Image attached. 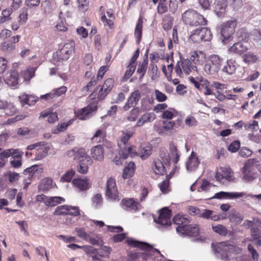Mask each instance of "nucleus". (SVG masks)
I'll list each match as a JSON object with an SVG mask.
<instances>
[{"label": "nucleus", "instance_id": "nucleus-4", "mask_svg": "<svg viewBox=\"0 0 261 261\" xmlns=\"http://www.w3.org/2000/svg\"><path fill=\"white\" fill-rule=\"evenodd\" d=\"M75 43L73 41H69L64 44L62 47L58 49L54 55V59L56 62L67 61L70 56L74 51Z\"/></svg>", "mask_w": 261, "mask_h": 261}, {"label": "nucleus", "instance_id": "nucleus-28", "mask_svg": "<svg viewBox=\"0 0 261 261\" xmlns=\"http://www.w3.org/2000/svg\"><path fill=\"white\" fill-rule=\"evenodd\" d=\"M156 118V115L152 112H146L144 113L138 120L135 127H141L147 123L151 122Z\"/></svg>", "mask_w": 261, "mask_h": 261}, {"label": "nucleus", "instance_id": "nucleus-49", "mask_svg": "<svg viewBox=\"0 0 261 261\" xmlns=\"http://www.w3.org/2000/svg\"><path fill=\"white\" fill-rule=\"evenodd\" d=\"M141 98V94L139 90H137L132 92L127 99V101L136 106Z\"/></svg>", "mask_w": 261, "mask_h": 261}, {"label": "nucleus", "instance_id": "nucleus-44", "mask_svg": "<svg viewBox=\"0 0 261 261\" xmlns=\"http://www.w3.org/2000/svg\"><path fill=\"white\" fill-rule=\"evenodd\" d=\"M242 58L244 62L247 64L254 63L258 60L257 56L251 51L244 53Z\"/></svg>", "mask_w": 261, "mask_h": 261}, {"label": "nucleus", "instance_id": "nucleus-20", "mask_svg": "<svg viewBox=\"0 0 261 261\" xmlns=\"http://www.w3.org/2000/svg\"><path fill=\"white\" fill-rule=\"evenodd\" d=\"M227 6V0H215L213 7L217 16L223 17Z\"/></svg>", "mask_w": 261, "mask_h": 261}, {"label": "nucleus", "instance_id": "nucleus-6", "mask_svg": "<svg viewBox=\"0 0 261 261\" xmlns=\"http://www.w3.org/2000/svg\"><path fill=\"white\" fill-rule=\"evenodd\" d=\"M223 62V60L218 55H211L208 62L204 66V70L208 74H214L220 70Z\"/></svg>", "mask_w": 261, "mask_h": 261}, {"label": "nucleus", "instance_id": "nucleus-37", "mask_svg": "<svg viewBox=\"0 0 261 261\" xmlns=\"http://www.w3.org/2000/svg\"><path fill=\"white\" fill-rule=\"evenodd\" d=\"M169 151L172 156V160L174 164H176L180 159V153L173 142L170 143Z\"/></svg>", "mask_w": 261, "mask_h": 261}, {"label": "nucleus", "instance_id": "nucleus-15", "mask_svg": "<svg viewBox=\"0 0 261 261\" xmlns=\"http://www.w3.org/2000/svg\"><path fill=\"white\" fill-rule=\"evenodd\" d=\"M66 155L68 158H73L74 160H81L82 159H84L87 162L90 161V157L87 155L85 149L81 147H75L68 151Z\"/></svg>", "mask_w": 261, "mask_h": 261}, {"label": "nucleus", "instance_id": "nucleus-48", "mask_svg": "<svg viewBox=\"0 0 261 261\" xmlns=\"http://www.w3.org/2000/svg\"><path fill=\"white\" fill-rule=\"evenodd\" d=\"M178 112L173 108H169L167 110L163 111L162 118L163 119L171 120L177 115Z\"/></svg>", "mask_w": 261, "mask_h": 261}, {"label": "nucleus", "instance_id": "nucleus-17", "mask_svg": "<svg viewBox=\"0 0 261 261\" xmlns=\"http://www.w3.org/2000/svg\"><path fill=\"white\" fill-rule=\"evenodd\" d=\"M177 232L190 237H197L199 234V228L198 225H189L185 227H177Z\"/></svg>", "mask_w": 261, "mask_h": 261}, {"label": "nucleus", "instance_id": "nucleus-31", "mask_svg": "<svg viewBox=\"0 0 261 261\" xmlns=\"http://www.w3.org/2000/svg\"><path fill=\"white\" fill-rule=\"evenodd\" d=\"M0 109H4L5 113L8 116H11L16 112V107L11 103H8L7 100L0 99Z\"/></svg>", "mask_w": 261, "mask_h": 261}, {"label": "nucleus", "instance_id": "nucleus-35", "mask_svg": "<svg viewBox=\"0 0 261 261\" xmlns=\"http://www.w3.org/2000/svg\"><path fill=\"white\" fill-rule=\"evenodd\" d=\"M18 98L22 106H24L25 105H28L29 106L34 105L37 101L35 96L26 94L20 95L19 96Z\"/></svg>", "mask_w": 261, "mask_h": 261}, {"label": "nucleus", "instance_id": "nucleus-43", "mask_svg": "<svg viewBox=\"0 0 261 261\" xmlns=\"http://www.w3.org/2000/svg\"><path fill=\"white\" fill-rule=\"evenodd\" d=\"M236 34L239 41L247 42L249 39L250 34L244 28L239 29Z\"/></svg>", "mask_w": 261, "mask_h": 261}, {"label": "nucleus", "instance_id": "nucleus-25", "mask_svg": "<svg viewBox=\"0 0 261 261\" xmlns=\"http://www.w3.org/2000/svg\"><path fill=\"white\" fill-rule=\"evenodd\" d=\"M72 184L80 191H84L88 190L91 185L89 179L87 178L85 179L74 178L72 180Z\"/></svg>", "mask_w": 261, "mask_h": 261}, {"label": "nucleus", "instance_id": "nucleus-23", "mask_svg": "<svg viewBox=\"0 0 261 261\" xmlns=\"http://www.w3.org/2000/svg\"><path fill=\"white\" fill-rule=\"evenodd\" d=\"M200 164V161L197 157L196 153L193 151H192L190 156L186 162V168L188 171H194Z\"/></svg>", "mask_w": 261, "mask_h": 261}, {"label": "nucleus", "instance_id": "nucleus-3", "mask_svg": "<svg viewBox=\"0 0 261 261\" xmlns=\"http://www.w3.org/2000/svg\"><path fill=\"white\" fill-rule=\"evenodd\" d=\"M213 34L210 29L206 27L197 28L191 32L189 39L194 43H200L202 41H210Z\"/></svg>", "mask_w": 261, "mask_h": 261}, {"label": "nucleus", "instance_id": "nucleus-22", "mask_svg": "<svg viewBox=\"0 0 261 261\" xmlns=\"http://www.w3.org/2000/svg\"><path fill=\"white\" fill-rule=\"evenodd\" d=\"M108 93L101 86H97L89 95V98L90 100L97 99L95 101L98 103L99 101L103 100Z\"/></svg>", "mask_w": 261, "mask_h": 261}, {"label": "nucleus", "instance_id": "nucleus-39", "mask_svg": "<svg viewBox=\"0 0 261 261\" xmlns=\"http://www.w3.org/2000/svg\"><path fill=\"white\" fill-rule=\"evenodd\" d=\"M167 0H152V3L155 5L158 3L157 6V12L162 15L168 11V8L167 4Z\"/></svg>", "mask_w": 261, "mask_h": 261}, {"label": "nucleus", "instance_id": "nucleus-29", "mask_svg": "<svg viewBox=\"0 0 261 261\" xmlns=\"http://www.w3.org/2000/svg\"><path fill=\"white\" fill-rule=\"evenodd\" d=\"M245 194L243 192H220L216 193L214 198L217 199H233L244 196Z\"/></svg>", "mask_w": 261, "mask_h": 261}, {"label": "nucleus", "instance_id": "nucleus-33", "mask_svg": "<svg viewBox=\"0 0 261 261\" xmlns=\"http://www.w3.org/2000/svg\"><path fill=\"white\" fill-rule=\"evenodd\" d=\"M175 124L173 120H164L163 121V126L160 128L159 133L160 135L167 134L168 132H170L175 128Z\"/></svg>", "mask_w": 261, "mask_h": 261}, {"label": "nucleus", "instance_id": "nucleus-16", "mask_svg": "<svg viewBox=\"0 0 261 261\" xmlns=\"http://www.w3.org/2000/svg\"><path fill=\"white\" fill-rule=\"evenodd\" d=\"M125 243L130 247L134 248H139L141 250L145 251L152 250L153 251H156L160 253V251L155 248H153L150 244L134 240L133 238H129L125 240Z\"/></svg>", "mask_w": 261, "mask_h": 261}, {"label": "nucleus", "instance_id": "nucleus-40", "mask_svg": "<svg viewBox=\"0 0 261 261\" xmlns=\"http://www.w3.org/2000/svg\"><path fill=\"white\" fill-rule=\"evenodd\" d=\"M135 165L133 162H129L123 170L122 177L124 179L132 177L135 173Z\"/></svg>", "mask_w": 261, "mask_h": 261}, {"label": "nucleus", "instance_id": "nucleus-36", "mask_svg": "<svg viewBox=\"0 0 261 261\" xmlns=\"http://www.w3.org/2000/svg\"><path fill=\"white\" fill-rule=\"evenodd\" d=\"M53 180L49 177H45L42 179L38 186V189L42 192L48 191L53 188Z\"/></svg>", "mask_w": 261, "mask_h": 261}, {"label": "nucleus", "instance_id": "nucleus-11", "mask_svg": "<svg viewBox=\"0 0 261 261\" xmlns=\"http://www.w3.org/2000/svg\"><path fill=\"white\" fill-rule=\"evenodd\" d=\"M159 216L157 219L154 218L155 223L163 226H171V217L172 211L167 207H165L159 211Z\"/></svg>", "mask_w": 261, "mask_h": 261}, {"label": "nucleus", "instance_id": "nucleus-55", "mask_svg": "<svg viewBox=\"0 0 261 261\" xmlns=\"http://www.w3.org/2000/svg\"><path fill=\"white\" fill-rule=\"evenodd\" d=\"M40 9L44 14L49 13L51 10V2L48 0L42 1L41 3Z\"/></svg>", "mask_w": 261, "mask_h": 261}, {"label": "nucleus", "instance_id": "nucleus-54", "mask_svg": "<svg viewBox=\"0 0 261 261\" xmlns=\"http://www.w3.org/2000/svg\"><path fill=\"white\" fill-rule=\"evenodd\" d=\"M75 174V171L70 169L68 170L61 178V181L62 182H70L72 180L73 176Z\"/></svg>", "mask_w": 261, "mask_h": 261}, {"label": "nucleus", "instance_id": "nucleus-52", "mask_svg": "<svg viewBox=\"0 0 261 261\" xmlns=\"http://www.w3.org/2000/svg\"><path fill=\"white\" fill-rule=\"evenodd\" d=\"M98 77H95V76H93L90 81L87 83V84L83 87L82 89V92H87L91 89H92L97 83Z\"/></svg>", "mask_w": 261, "mask_h": 261}, {"label": "nucleus", "instance_id": "nucleus-8", "mask_svg": "<svg viewBox=\"0 0 261 261\" xmlns=\"http://www.w3.org/2000/svg\"><path fill=\"white\" fill-rule=\"evenodd\" d=\"M97 102L93 101L86 107L74 112L75 117L81 120H86L89 119L92 113L97 110Z\"/></svg>", "mask_w": 261, "mask_h": 261}, {"label": "nucleus", "instance_id": "nucleus-9", "mask_svg": "<svg viewBox=\"0 0 261 261\" xmlns=\"http://www.w3.org/2000/svg\"><path fill=\"white\" fill-rule=\"evenodd\" d=\"M27 149L29 150H34L31 153L35 155V160H40L45 158L47 155L49 149L44 142H40L30 145L28 146Z\"/></svg>", "mask_w": 261, "mask_h": 261}, {"label": "nucleus", "instance_id": "nucleus-56", "mask_svg": "<svg viewBox=\"0 0 261 261\" xmlns=\"http://www.w3.org/2000/svg\"><path fill=\"white\" fill-rule=\"evenodd\" d=\"M114 84V80L113 79L109 78L105 81L101 87L104 89V90H106L108 93H110L113 88Z\"/></svg>", "mask_w": 261, "mask_h": 261}, {"label": "nucleus", "instance_id": "nucleus-47", "mask_svg": "<svg viewBox=\"0 0 261 261\" xmlns=\"http://www.w3.org/2000/svg\"><path fill=\"white\" fill-rule=\"evenodd\" d=\"M64 200L65 199L61 197H51L47 198L44 201V203L46 206H55Z\"/></svg>", "mask_w": 261, "mask_h": 261}, {"label": "nucleus", "instance_id": "nucleus-62", "mask_svg": "<svg viewBox=\"0 0 261 261\" xmlns=\"http://www.w3.org/2000/svg\"><path fill=\"white\" fill-rule=\"evenodd\" d=\"M28 9L25 8L21 9L20 14L19 16V22L24 23L28 20Z\"/></svg>", "mask_w": 261, "mask_h": 261}, {"label": "nucleus", "instance_id": "nucleus-26", "mask_svg": "<svg viewBox=\"0 0 261 261\" xmlns=\"http://www.w3.org/2000/svg\"><path fill=\"white\" fill-rule=\"evenodd\" d=\"M107 132L105 129H98L96 130L91 139L92 144L101 143L106 141Z\"/></svg>", "mask_w": 261, "mask_h": 261}, {"label": "nucleus", "instance_id": "nucleus-38", "mask_svg": "<svg viewBox=\"0 0 261 261\" xmlns=\"http://www.w3.org/2000/svg\"><path fill=\"white\" fill-rule=\"evenodd\" d=\"M152 169L156 174L163 175L166 172L165 166L162 161L160 159H155L153 161Z\"/></svg>", "mask_w": 261, "mask_h": 261}, {"label": "nucleus", "instance_id": "nucleus-24", "mask_svg": "<svg viewBox=\"0 0 261 261\" xmlns=\"http://www.w3.org/2000/svg\"><path fill=\"white\" fill-rule=\"evenodd\" d=\"M248 50V46L241 41L234 43L228 49L229 51L240 56L243 55Z\"/></svg>", "mask_w": 261, "mask_h": 261}, {"label": "nucleus", "instance_id": "nucleus-32", "mask_svg": "<svg viewBox=\"0 0 261 261\" xmlns=\"http://www.w3.org/2000/svg\"><path fill=\"white\" fill-rule=\"evenodd\" d=\"M143 18L142 16H140L137 21L136 25L134 36L136 38V41L137 43H139L142 36L143 32Z\"/></svg>", "mask_w": 261, "mask_h": 261}, {"label": "nucleus", "instance_id": "nucleus-10", "mask_svg": "<svg viewBox=\"0 0 261 261\" xmlns=\"http://www.w3.org/2000/svg\"><path fill=\"white\" fill-rule=\"evenodd\" d=\"M237 26V20H230L223 23L220 27V33L223 40H228L234 33Z\"/></svg>", "mask_w": 261, "mask_h": 261}, {"label": "nucleus", "instance_id": "nucleus-63", "mask_svg": "<svg viewBox=\"0 0 261 261\" xmlns=\"http://www.w3.org/2000/svg\"><path fill=\"white\" fill-rule=\"evenodd\" d=\"M240 148V142L238 140L233 141L228 147V150L231 152H237Z\"/></svg>", "mask_w": 261, "mask_h": 261}, {"label": "nucleus", "instance_id": "nucleus-57", "mask_svg": "<svg viewBox=\"0 0 261 261\" xmlns=\"http://www.w3.org/2000/svg\"><path fill=\"white\" fill-rule=\"evenodd\" d=\"M170 177L169 175L166 176V179L163 180L160 185L159 187L161 191L164 193H166L168 191V188L169 187V180Z\"/></svg>", "mask_w": 261, "mask_h": 261}, {"label": "nucleus", "instance_id": "nucleus-60", "mask_svg": "<svg viewBox=\"0 0 261 261\" xmlns=\"http://www.w3.org/2000/svg\"><path fill=\"white\" fill-rule=\"evenodd\" d=\"M86 160H81L80 161L77 166V171L79 172L85 174L87 173L88 170V164L85 163Z\"/></svg>", "mask_w": 261, "mask_h": 261}, {"label": "nucleus", "instance_id": "nucleus-1", "mask_svg": "<svg viewBox=\"0 0 261 261\" xmlns=\"http://www.w3.org/2000/svg\"><path fill=\"white\" fill-rule=\"evenodd\" d=\"M132 132H125L122 131V134L118 141V145L120 148L119 154L121 158L126 159L129 156L134 157L137 155L136 147L128 143L129 139L133 136Z\"/></svg>", "mask_w": 261, "mask_h": 261}, {"label": "nucleus", "instance_id": "nucleus-7", "mask_svg": "<svg viewBox=\"0 0 261 261\" xmlns=\"http://www.w3.org/2000/svg\"><path fill=\"white\" fill-rule=\"evenodd\" d=\"M243 178L247 181H252L257 178V173L254 160L249 159L244 164L242 168Z\"/></svg>", "mask_w": 261, "mask_h": 261}, {"label": "nucleus", "instance_id": "nucleus-14", "mask_svg": "<svg viewBox=\"0 0 261 261\" xmlns=\"http://www.w3.org/2000/svg\"><path fill=\"white\" fill-rule=\"evenodd\" d=\"M20 38V36L17 35L13 36L10 40L3 42L1 44V50L6 54H13L15 49V44Z\"/></svg>", "mask_w": 261, "mask_h": 261}, {"label": "nucleus", "instance_id": "nucleus-50", "mask_svg": "<svg viewBox=\"0 0 261 261\" xmlns=\"http://www.w3.org/2000/svg\"><path fill=\"white\" fill-rule=\"evenodd\" d=\"M236 69V66L234 62L232 60H228L227 62V65L222 69V71L229 74L233 73Z\"/></svg>", "mask_w": 261, "mask_h": 261}, {"label": "nucleus", "instance_id": "nucleus-34", "mask_svg": "<svg viewBox=\"0 0 261 261\" xmlns=\"http://www.w3.org/2000/svg\"><path fill=\"white\" fill-rule=\"evenodd\" d=\"M174 224L177 225V227L186 226L190 222L189 219L184 215L179 214L175 215L173 219Z\"/></svg>", "mask_w": 261, "mask_h": 261}, {"label": "nucleus", "instance_id": "nucleus-42", "mask_svg": "<svg viewBox=\"0 0 261 261\" xmlns=\"http://www.w3.org/2000/svg\"><path fill=\"white\" fill-rule=\"evenodd\" d=\"M210 82L206 80H201V84L198 90L203 92L205 95H213V92L210 88Z\"/></svg>", "mask_w": 261, "mask_h": 261}, {"label": "nucleus", "instance_id": "nucleus-61", "mask_svg": "<svg viewBox=\"0 0 261 261\" xmlns=\"http://www.w3.org/2000/svg\"><path fill=\"white\" fill-rule=\"evenodd\" d=\"M250 233L252 237V239H251L249 241L253 242L254 240H256L258 237L261 236V229L257 227H252L251 228Z\"/></svg>", "mask_w": 261, "mask_h": 261}, {"label": "nucleus", "instance_id": "nucleus-13", "mask_svg": "<svg viewBox=\"0 0 261 261\" xmlns=\"http://www.w3.org/2000/svg\"><path fill=\"white\" fill-rule=\"evenodd\" d=\"M215 178L218 181L222 180L230 181L234 179L233 172L230 168L220 167L216 172Z\"/></svg>", "mask_w": 261, "mask_h": 261}, {"label": "nucleus", "instance_id": "nucleus-58", "mask_svg": "<svg viewBox=\"0 0 261 261\" xmlns=\"http://www.w3.org/2000/svg\"><path fill=\"white\" fill-rule=\"evenodd\" d=\"M68 205H64L58 206L55 212V215H67Z\"/></svg>", "mask_w": 261, "mask_h": 261}, {"label": "nucleus", "instance_id": "nucleus-21", "mask_svg": "<svg viewBox=\"0 0 261 261\" xmlns=\"http://www.w3.org/2000/svg\"><path fill=\"white\" fill-rule=\"evenodd\" d=\"M190 61L195 65H202L206 60V54L201 50H195L190 53Z\"/></svg>", "mask_w": 261, "mask_h": 261}, {"label": "nucleus", "instance_id": "nucleus-53", "mask_svg": "<svg viewBox=\"0 0 261 261\" xmlns=\"http://www.w3.org/2000/svg\"><path fill=\"white\" fill-rule=\"evenodd\" d=\"M136 68V65L129 63L127 66V70L125 71V74L123 77L124 81H126L129 79L134 73Z\"/></svg>", "mask_w": 261, "mask_h": 261}, {"label": "nucleus", "instance_id": "nucleus-30", "mask_svg": "<svg viewBox=\"0 0 261 261\" xmlns=\"http://www.w3.org/2000/svg\"><path fill=\"white\" fill-rule=\"evenodd\" d=\"M92 157L95 160L101 161L104 158V149L102 145L93 146L91 150Z\"/></svg>", "mask_w": 261, "mask_h": 261}, {"label": "nucleus", "instance_id": "nucleus-12", "mask_svg": "<svg viewBox=\"0 0 261 261\" xmlns=\"http://www.w3.org/2000/svg\"><path fill=\"white\" fill-rule=\"evenodd\" d=\"M106 196L107 198L115 200L118 198L119 193L115 179L109 178L107 181Z\"/></svg>", "mask_w": 261, "mask_h": 261}, {"label": "nucleus", "instance_id": "nucleus-45", "mask_svg": "<svg viewBox=\"0 0 261 261\" xmlns=\"http://www.w3.org/2000/svg\"><path fill=\"white\" fill-rule=\"evenodd\" d=\"M148 59L147 55H146V57L144 59L143 61L140 63L137 68V73L141 74L140 79H142L144 76L148 66Z\"/></svg>", "mask_w": 261, "mask_h": 261}, {"label": "nucleus", "instance_id": "nucleus-64", "mask_svg": "<svg viewBox=\"0 0 261 261\" xmlns=\"http://www.w3.org/2000/svg\"><path fill=\"white\" fill-rule=\"evenodd\" d=\"M140 151V157L142 160L147 159L151 153V150L149 146L141 148Z\"/></svg>", "mask_w": 261, "mask_h": 261}, {"label": "nucleus", "instance_id": "nucleus-2", "mask_svg": "<svg viewBox=\"0 0 261 261\" xmlns=\"http://www.w3.org/2000/svg\"><path fill=\"white\" fill-rule=\"evenodd\" d=\"M181 19L185 24L193 27L205 26L208 22L203 15L192 9L185 11L181 15Z\"/></svg>", "mask_w": 261, "mask_h": 261}, {"label": "nucleus", "instance_id": "nucleus-59", "mask_svg": "<svg viewBox=\"0 0 261 261\" xmlns=\"http://www.w3.org/2000/svg\"><path fill=\"white\" fill-rule=\"evenodd\" d=\"M160 157L161 160L164 162L165 164L169 165L170 162V157L169 153L166 149H163L161 151Z\"/></svg>", "mask_w": 261, "mask_h": 261}, {"label": "nucleus", "instance_id": "nucleus-5", "mask_svg": "<svg viewBox=\"0 0 261 261\" xmlns=\"http://www.w3.org/2000/svg\"><path fill=\"white\" fill-rule=\"evenodd\" d=\"M192 70H197V67L193 65L191 61L188 59H181L180 61L177 62L175 67L176 75L180 77L189 75Z\"/></svg>", "mask_w": 261, "mask_h": 261}, {"label": "nucleus", "instance_id": "nucleus-41", "mask_svg": "<svg viewBox=\"0 0 261 261\" xmlns=\"http://www.w3.org/2000/svg\"><path fill=\"white\" fill-rule=\"evenodd\" d=\"M99 13L101 16V20L104 25H108L110 29H112L114 25V23L112 22V20L111 19H107L105 15V9L103 6H100L99 8Z\"/></svg>", "mask_w": 261, "mask_h": 261}, {"label": "nucleus", "instance_id": "nucleus-51", "mask_svg": "<svg viewBox=\"0 0 261 261\" xmlns=\"http://www.w3.org/2000/svg\"><path fill=\"white\" fill-rule=\"evenodd\" d=\"M140 110L139 108H134L127 117V119L129 121H135L139 116Z\"/></svg>", "mask_w": 261, "mask_h": 261}, {"label": "nucleus", "instance_id": "nucleus-19", "mask_svg": "<svg viewBox=\"0 0 261 261\" xmlns=\"http://www.w3.org/2000/svg\"><path fill=\"white\" fill-rule=\"evenodd\" d=\"M139 203L133 198H124L120 202L121 207L126 211L136 212L138 209Z\"/></svg>", "mask_w": 261, "mask_h": 261}, {"label": "nucleus", "instance_id": "nucleus-27", "mask_svg": "<svg viewBox=\"0 0 261 261\" xmlns=\"http://www.w3.org/2000/svg\"><path fill=\"white\" fill-rule=\"evenodd\" d=\"M11 156H12L14 158L20 159L21 154H20L18 149L14 148L6 149L0 152V160H5Z\"/></svg>", "mask_w": 261, "mask_h": 261}, {"label": "nucleus", "instance_id": "nucleus-18", "mask_svg": "<svg viewBox=\"0 0 261 261\" xmlns=\"http://www.w3.org/2000/svg\"><path fill=\"white\" fill-rule=\"evenodd\" d=\"M19 74L15 70H11L6 72L4 76L5 82L9 86H15L18 84Z\"/></svg>", "mask_w": 261, "mask_h": 261}, {"label": "nucleus", "instance_id": "nucleus-46", "mask_svg": "<svg viewBox=\"0 0 261 261\" xmlns=\"http://www.w3.org/2000/svg\"><path fill=\"white\" fill-rule=\"evenodd\" d=\"M212 229L215 232L223 237L226 236L229 233H230V231L227 229L226 227L222 224L212 225Z\"/></svg>", "mask_w": 261, "mask_h": 261}]
</instances>
